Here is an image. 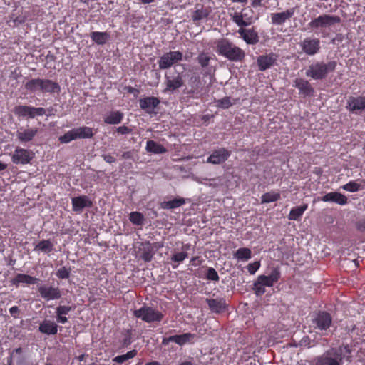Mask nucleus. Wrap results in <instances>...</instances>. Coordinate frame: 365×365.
Returning <instances> with one entry per match:
<instances>
[{
	"label": "nucleus",
	"instance_id": "nucleus-1",
	"mask_svg": "<svg viewBox=\"0 0 365 365\" xmlns=\"http://www.w3.org/2000/svg\"><path fill=\"white\" fill-rule=\"evenodd\" d=\"M351 350L349 345L340 346L338 349L327 351L322 356L317 357L316 365H341L343 359L351 361Z\"/></svg>",
	"mask_w": 365,
	"mask_h": 365
},
{
	"label": "nucleus",
	"instance_id": "nucleus-2",
	"mask_svg": "<svg viewBox=\"0 0 365 365\" xmlns=\"http://www.w3.org/2000/svg\"><path fill=\"white\" fill-rule=\"evenodd\" d=\"M215 44L217 54L230 61H242L245 57V51L227 38H220L215 42Z\"/></svg>",
	"mask_w": 365,
	"mask_h": 365
},
{
	"label": "nucleus",
	"instance_id": "nucleus-3",
	"mask_svg": "<svg viewBox=\"0 0 365 365\" xmlns=\"http://www.w3.org/2000/svg\"><path fill=\"white\" fill-rule=\"evenodd\" d=\"M24 86L31 93H58L61 91L59 83L48 78H31L25 83Z\"/></svg>",
	"mask_w": 365,
	"mask_h": 365
},
{
	"label": "nucleus",
	"instance_id": "nucleus-4",
	"mask_svg": "<svg viewBox=\"0 0 365 365\" xmlns=\"http://www.w3.org/2000/svg\"><path fill=\"white\" fill-rule=\"evenodd\" d=\"M281 277V272L279 267H273L268 275H259L253 283L252 290L257 296L263 295L265 292V287H271L277 283Z\"/></svg>",
	"mask_w": 365,
	"mask_h": 365
},
{
	"label": "nucleus",
	"instance_id": "nucleus-5",
	"mask_svg": "<svg viewBox=\"0 0 365 365\" xmlns=\"http://www.w3.org/2000/svg\"><path fill=\"white\" fill-rule=\"evenodd\" d=\"M336 61H331L328 63L316 62L311 64L306 71V76L314 80H322L328 73L334 71L336 67Z\"/></svg>",
	"mask_w": 365,
	"mask_h": 365
},
{
	"label": "nucleus",
	"instance_id": "nucleus-6",
	"mask_svg": "<svg viewBox=\"0 0 365 365\" xmlns=\"http://www.w3.org/2000/svg\"><path fill=\"white\" fill-rule=\"evenodd\" d=\"M133 315L147 323L159 322L164 317L162 312L147 305H143L140 309L134 310Z\"/></svg>",
	"mask_w": 365,
	"mask_h": 365
},
{
	"label": "nucleus",
	"instance_id": "nucleus-7",
	"mask_svg": "<svg viewBox=\"0 0 365 365\" xmlns=\"http://www.w3.org/2000/svg\"><path fill=\"white\" fill-rule=\"evenodd\" d=\"M94 133L91 128L87 126L73 128L59 137L61 143H68L76 139H84L93 138Z\"/></svg>",
	"mask_w": 365,
	"mask_h": 365
},
{
	"label": "nucleus",
	"instance_id": "nucleus-8",
	"mask_svg": "<svg viewBox=\"0 0 365 365\" xmlns=\"http://www.w3.org/2000/svg\"><path fill=\"white\" fill-rule=\"evenodd\" d=\"M341 22V18L338 16H331L328 14L320 15L313 19L309 24L308 28L312 30H319L330 27L335 24Z\"/></svg>",
	"mask_w": 365,
	"mask_h": 365
},
{
	"label": "nucleus",
	"instance_id": "nucleus-9",
	"mask_svg": "<svg viewBox=\"0 0 365 365\" xmlns=\"http://www.w3.org/2000/svg\"><path fill=\"white\" fill-rule=\"evenodd\" d=\"M312 322L314 329L319 331H327L332 324V317L325 311H319L313 314Z\"/></svg>",
	"mask_w": 365,
	"mask_h": 365
},
{
	"label": "nucleus",
	"instance_id": "nucleus-10",
	"mask_svg": "<svg viewBox=\"0 0 365 365\" xmlns=\"http://www.w3.org/2000/svg\"><path fill=\"white\" fill-rule=\"evenodd\" d=\"M183 59V54L179 51H169L163 53L158 60L160 70H165Z\"/></svg>",
	"mask_w": 365,
	"mask_h": 365
},
{
	"label": "nucleus",
	"instance_id": "nucleus-11",
	"mask_svg": "<svg viewBox=\"0 0 365 365\" xmlns=\"http://www.w3.org/2000/svg\"><path fill=\"white\" fill-rule=\"evenodd\" d=\"M14 114L18 117L34 118L36 116H43L46 110L42 107H33L31 106H16L14 108Z\"/></svg>",
	"mask_w": 365,
	"mask_h": 365
},
{
	"label": "nucleus",
	"instance_id": "nucleus-12",
	"mask_svg": "<svg viewBox=\"0 0 365 365\" xmlns=\"http://www.w3.org/2000/svg\"><path fill=\"white\" fill-rule=\"evenodd\" d=\"M38 292L41 298L46 302L58 300L62 297L60 288L51 285L41 284L38 286Z\"/></svg>",
	"mask_w": 365,
	"mask_h": 365
},
{
	"label": "nucleus",
	"instance_id": "nucleus-13",
	"mask_svg": "<svg viewBox=\"0 0 365 365\" xmlns=\"http://www.w3.org/2000/svg\"><path fill=\"white\" fill-rule=\"evenodd\" d=\"M304 53L308 56H314L320 51V41L317 38L307 37L300 43Z\"/></svg>",
	"mask_w": 365,
	"mask_h": 365
},
{
	"label": "nucleus",
	"instance_id": "nucleus-14",
	"mask_svg": "<svg viewBox=\"0 0 365 365\" xmlns=\"http://www.w3.org/2000/svg\"><path fill=\"white\" fill-rule=\"evenodd\" d=\"M33 157L34 153L32 151L17 147L11 155V160L14 164L26 165L30 163Z\"/></svg>",
	"mask_w": 365,
	"mask_h": 365
},
{
	"label": "nucleus",
	"instance_id": "nucleus-15",
	"mask_svg": "<svg viewBox=\"0 0 365 365\" xmlns=\"http://www.w3.org/2000/svg\"><path fill=\"white\" fill-rule=\"evenodd\" d=\"M231 155V151L225 148L215 149L211 155L207 158V163L213 165L224 163Z\"/></svg>",
	"mask_w": 365,
	"mask_h": 365
},
{
	"label": "nucleus",
	"instance_id": "nucleus-16",
	"mask_svg": "<svg viewBox=\"0 0 365 365\" xmlns=\"http://www.w3.org/2000/svg\"><path fill=\"white\" fill-rule=\"evenodd\" d=\"M38 129L35 127H20L16 131V138L21 143L32 141L38 133Z\"/></svg>",
	"mask_w": 365,
	"mask_h": 365
},
{
	"label": "nucleus",
	"instance_id": "nucleus-17",
	"mask_svg": "<svg viewBox=\"0 0 365 365\" xmlns=\"http://www.w3.org/2000/svg\"><path fill=\"white\" fill-rule=\"evenodd\" d=\"M237 32L247 44L255 45L259 42V35L255 27L250 29L240 27Z\"/></svg>",
	"mask_w": 365,
	"mask_h": 365
},
{
	"label": "nucleus",
	"instance_id": "nucleus-18",
	"mask_svg": "<svg viewBox=\"0 0 365 365\" xmlns=\"http://www.w3.org/2000/svg\"><path fill=\"white\" fill-rule=\"evenodd\" d=\"M277 59V56L273 53L266 55H261L257 58L258 68L261 71H264L274 65Z\"/></svg>",
	"mask_w": 365,
	"mask_h": 365
},
{
	"label": "nucleus",
	"instance_id": "nucleus-19",
	"mask_svg": "<svg viewBox=\"0 0 365 365\" xmlns=\"http://www.w3.org/2000/svg\"><path fill=\"white\" fill-rule=\"evenodd\" d=\"M244 9L240 11H235L230 14L232 21L239 27H246L251 25L253 22L252 16H249L246 13H243Z\"/></svg>",
	"mask_w": 365,
	"mask_h": 365
},
{
	"label": "nucleus",
	"instance_id": "nucleus-20",
	"mask_svg": "<svg viewBox=\"0 0 365 365\" xmlns=\"http://www.w3.org/2000/svg\"><path fill=\"white\" fill-rule=\"evenodd\" d=\"M72 210L75 212H81L86 207H91L92 202L87 195L74 197L71 199Z\"/></svg>",
	"mask_w": 365,
	"mask_h": 365
},
{
	"label": "nucleus",
	"instance_id": "nucleus-21",
	"mask_svg": "<svg viewBox=\"0 0 365 365\" xmlns=\"http://www.w3.org/2000/svg\"><path fill=\"white\" fill-rule=\"evenodd\" d=\"M40 279L37 277L26 274H17L15 277L11 279V284L16 287H19L20 284L33 285L37 284Z\"/></svg>",
	"mask_w": 365,
	"mask_h": 365
},
{
	"label": "nucleus",
	"instance_id": "nucleus-22",
	"mask_svg": "<svg viewBox=\"0 0 365 365\" xmlns=\"http://www.w3.org/2000/svg\"><path fill=\"white\" fill-rule=\"evenodd\" d=\"M160 103L159 98L154 96L145 97L139 100L140 108L149 114L154 112V109Z\"/></svg>",
	"mask_w": 365,
	"mask_h": 365
},
{
	"label": "nucleus",
	"instance_id": "nucleus-23",
	"mask_svg": "<svg viewBox=\"0 0 365 365\" xmlns=\"http://www.w3.org/2000/svg\"><path fill=\"white\" fill-rule=\"evenodd\" d=\"M346 108L350 112L355 113L365 110V96L350 97Z\"/></svg>",
	"mask_w": 365,
	"mask_h": 365
},
{
	"label": "nucleus",
	"instance_id": "nucleus-24",
	"mask_svg": "<svg viewBox=\"0 0 365 365\" xmlns=\"http://www.w3.org/2000/svg\"><path fill=\"white\" fill-rule=\"evenodd\" d=\"M294 86L299 91V94L304 97L312 96L314 94V88L307 80L296 78Z\"/></svg>",
	"mask_w": 365,
	"mask_h": 365
},
{
	"label": "nucleus",
	"instance_id": "nucleus-25",
	"mask_svg": "<svg viewBox=\"0 0 365 365\" xmlns=\"http://www.w3.org/2000/svg\"><path fill=\"white\" fill-rule=\"evenodd\" d=\"M295 13V8H291L285 11L274 13L271 14V20L273 24L282 25L289 19Z\"/></svg>",
	"mask_w": 365,
	"mask_h": 365
},
{
	"label": "nucleus",
	"instance_id": "nucleus-26",
	"mask_svg": "<svg viewBox=\"0 0 365 365\" xmlns=\"http://www.w3.org/2000/svg\"><path fill=\"white\" fill-rule=\"evenodd\" d=\"M165 91L173 92L174 91L180 88L184 85L182 75L180 73H177L176 76L173 78L165 76Z\"/></svg>",
	"mask_w": 365,
	"mask_h": 365
},
{
	"label": "nucleus",
	"instance_id": "nucleus-27",
	"mask_svg": "<svg viewBox=\"0 0 365 365\" xmlns=\"http://www.w3.org/2000/svg\"><path fill=\"white\" fill-rule=\"evenodd\" d=\"M321 200L323 202H334L340 205H344L347 204L348 200L347 197L338 192H331L324 195Z\"/></svg>",
	"mask_w": 365,
	"mask_h": 365
},
{
	"label": "nucleus",
	"instance_id": "nucleus-28",
	"mask_svg": "<svg viewBox=\"0 0 365 365\" xmlns=\"http://www.w3.org/2000/svg\"><path fill=\"white\" fill-rule=\"evenodd\" d=\"M209 309L214 313H222L226 309L225 300L222 298L206 299Z\"/></svg>",
	"mask_w": 365,
	"mask_h": 365
},
{
	"label": "nucleus",
	"instance_id": "nucleus-29",
	"mask_svg": "<svg viewBox=\"0 0 365 365\" xmlns=\"http://www.w3.org/2000/svg\"><path fill=\"white\" fill-rule=\"evenodd\" d=\"M41 333L47 335H55L58 332V325L51 320L44 319L38 327Z\"/></svg>",
	"mask_w": 365,
	"mask_h": 365
},
{
	"label": "nucleus",
	"instance_id": "nucleus-30",
	"mask_svg": "<svg viewBox=\"0 0 365 365\" xmlns=\"http://www.w3.org/2000/svg\"><path fill=\"white\" fill-rule=\"evenodd\" d=\"M73 310V307L71 306L66 305H59L56 309V321L61 324H65L68 322V318L66 317L68 313Z\"/></svg>",
	"mask_w": 365,
	"mask_h": 365
},
{
	"label": "nucleus",
	"instance_id": "nucleus-31",
	"mask_svg": "<svg viewBox=\"0 0 365 365\" xmlns=\"http://www.w3.org/2000/svg\"><path fill=\"white\" fill-rule=\"evenodd\" d=\"M124 114L119 110H113L104 118V123L108 125H116L122 122Z\"/></svg>",
	"mask_w": 365,
	"mask_h": 365
},
{
	"label": "nucleus",
	"instance_id": "nucleus-32",
	"mask_svg": "<svg viewBox=\"0 0 365 365\" xmlns=\"http://www.w3.org/2000/svg\"><path fill=\"white\" fill-rule=\"evenodd\" d=\"M185 202L183 197H176L172 200L162 202L160 206L163 210H173L184 205Z\"/></svg>",
	"mask_w": 365,
	"mask_h": 365
},
{
	"label": "nucleus",
	"instance_id": "nucleus-33",
	"mask_svg": "<svg viewBox=\"0 0 365 365\" xmlns=\"http://www.w3.org/2000/svg\"><path fill=\"white\" fill-rule=\"evenodd\" d=\"M307 208H308L307 204H303L300 206H297V207H292L288 215V219L290 220H296V221L300 220L304 212L307 210Z\"/></svg>",
	"mask_w": 365,
	"mask_h": 365
},
{
	"label": "nucleus",
	"instance_id": "nucleus-34",
	"mask_svg": "<svg viewBox=\"0 0 365 365\" xmlns=\"http://www.w3.org/2000/svg\"><path fill=\"white\" fill-rule=\"evenodd\" d=\"M91 40L98 45H103L110 40V34L106 32L93 31L90 34Z\"/></svg>",
	"mask_w": 365,
	"mask_h": 365
},
{
	"label": "nucleus",
	"instance_id": "nucleus-35",
	"mask_svg": "<svg viewBox=\"0 0 365 365\" xmlns=\"http://www.w3.org/2000/svg\"><path fill=\"white\" fill-rule=\"evenodd\" d=\"M210 10L209 8L202 5H198L195 11L192 14V19L194 21L205 19L210 15Z\"/></svg>",
	"mask_w": 365,
	"mask_h": 365
},
{
	"label": "nucleus",
	"instance_id": "nucleus-36",
	"mask_svg": "<svg viewBox=\"0 0 365 365\" xmlns=\"http://www.w3.org/2000/svg\"><path fill=\"white\" fill-rule=\"evenodd\" d=\"M53 247L54 245L50 240H42L35 246L34 250L50 254L54 250Z\"/></svg>",
	"mask_w": 365,
	"mask_h": 365
},
{
	"label": "nucleus",
	"instance_id": "nucleus-37",
	"mask_svg": "<svg viewBox=\"0 0 365 365\" xmlns=\"http://www.w3.org/2000/svg\"><path fill=\"white\" fill-rule=\"evenodd\" d=\"M233 257L240 261H247L252 258V250L248 247H240L234 252Z\"/></svg>",
	"mask_w": 365,
	"mask_h": 365
},
{
	"label": "nucleus",
	"instance_id": "nucleus-38",
	"mask_svg": "<svg viewBox=\"0 0 365 365\" xmlns=\"http://www.w3.org/2000/svg\"><path fill=\"white\" fill-rule=\"evenodd\" d=\"M146 150L148 152L155 154H162L167 152V149L165 148L162 145L152 140L147 141Z\"/></svg>",
	"mask_w": 365,
	"mask_h": 365
},
{
	"label": "nucleus",
	"instance_id": "nucleus-39",
	"mask_svg": "<svg viewBox=\"0 0 365 365\" xmlns=\"http://www.w3.org/2000/svg\"><path fill=\"white\" fill-rule=\"evenodd\" d=\"M195 334L191 333H185L180 335H174V342L179 346H183L187 343H193L192 339Z\"/></svg>",
	"mask_w": 365,
	"mask_h": 365
},
{
	"label": "nucleus",
	"instance_id": "nucleus-40",
	"mask_svg": "<svg viewBox=\"0 0 365 365\" xmlns=\"http://www.w3.org/2000/svg\"><path fill=\"white\" fill-rule=\"evenodd\" d=\"M361 182H363L362 185L356 182V181L351 180L348 183L342 185L341 188L344 190L351 192H358L360 190L363 189L364 186L365 185V180H362Z\"/></svg>",
	"mask_w": 365,
	"mask_h": 365
},
{
	"label": "nucleus",
	"instance_id": "nucleus-41",
	"mask_svg": "<svg viewBox=\"0 0 365 365\" xmlns=\"http://www.w3.org/2000/svg\"><path fill=\"white\" fill-rule=\"evenodd\" d=\"M237 100L232 98L231 97H224L221 99H218L215 101L216 106L219 108L222 109H227L231 107L232 105L236 103Z\"/></svg>",
	"mask_w": 365,
	"mask_h": 365
},
{
	"label": "nucleus",
	"instance_id": "nucleus-42",
	"mask_svg": "<svg viewBox=\"0 0 365 365\" xmlns=\"http://www.w3.org/2000/svg\"><path fill=\"white\" fill-rule=\"evenodd\" d=\"M280 199V193L276 191H271L263 194L261 197L262 203H269L279 200Z\"/></svg>",
	"mask_w": 365,
	"mask_h": 365
},
{
	"label": "nucleus",
	"instance_id": "nucleus-43",
	"mask_svg": "<svg viewBox=\"0 0 365 365\" xmlns=\"http://www.w3.org/2000/svg\"><path fill=\"white\" fill-rule=\"evenodd\" d=\"M137 354H138L137 350L133 349L130 351H128L125 354L118 355V356L114 357L112 359V361L115 363L123 364V362L135 357Z\"/></svg>",
	"mask_w": 365,
	"mask_h": 365
},
{
	"label": "nucleus",
	"instance_id": "nucleus-44",
	"mask_svg": "<svg viewBox=\"0 0 365 365\" xmlns=\"http://www.w3.org/2000/svg\"><path fill=\"white\" fill-rule=\"evenodd\" d=\"M144 245H148V247L143 248L140 257L144 262H150L152 260L154 255L153 248L151 247V245L149 242L145 243Z\"/></svg>",
	"mask_w": 365,
	"mask_h": 365
},
{
	"label": "nucleus",
	"instance_id": "nucleus-45",
	"mask_svg": "<svg viewBox=\"0 0 365 365\" xmlns=\"http://www.w3.org/2000/svg\"><path fill=\"white\" fill-rule=\"evenodd\" d=\"M211 59V56L205 51L200 52L197 57V61L202 68L208 66Z\"/></svg>",
	"mask_w": 365,
	"mask_h": 365
},
{
	"label": "nucleus",
	"instance_id": "nucleus-46",
	"mask_svg": "<svg viewBox=\"0 0 365 365\" xmlns=\"http://www.w3.org/2000/svg\"><path fill=\"white\" fill-rule=\"evenodd\" d=\"M129 220L133 225H143L145 218L141 212L135 211L130 213Z\"/></svg>",
	"mask_w": 365,
	"mask_h": 365
},
{
	"label": "nucleus",
	"instance_id": "nucleus-47",
	"mask_svg": "<svg viewBox=\"0 0 365 365\" xmlns=\"http://www.w3.org/2000/svg\"><path fill=\"white\" fill-rule=\"evenodd\" d=\"M188 257V254L186 252H180L174 254L171 257V261L177 263L176 264H172L173 269H176L180 263L183 262Z\"/></svg>",
	"mask_w": 365,
	"mask_h": 365
},
{
	"label": "nucleus",
	"instance_id": "nucleus-48",
	"mask_svg": "<svg viewBox=\"0 0 365 365\" xmlns=\"http://www.w3.org/2000/svg\"><path fill=\"white\" fill-rule=\"evenodd\" d=\"M205 279L210 281L218 282L220 277L217 271L214 268L207 267L205 274Z\"/></svg>",
	"mask_w": 365,
	"mask_h": 365
},
{
	"label": "nucleus",
	"instance_id": "nucleus-49",
	"mask_svg": "<svg viewBox=\"0 0 365 365\" xmlns=\"http://www.w3.org/2000/svg\"><path fill=\"white\" fill-rule=\"evenodd\" d=\"M71 270L69 268L66 267H62L59 269L57 270L56 275L58 278L61 279H68L70 277Z\"/></svg>",
	"mask_w": 365,
	"mask_h": 365
},
{
	"label": "nucleus",
	"instance_id": "nucleus-50",
	"mask_svg": "<svg viewBox=\"0 0 365 365\" xmlns=\"http://www.w3.org/2000/svg\"><path fill=\"white\" fill-rule=\"evenodd\" d=\"M261 263L259 261H256L253 263H250L247 266V269L250 274H254L260 268Z\"/></svg>",
	"mask_w": 365,
	"mask_h": 365
},
{
	"label": "nucleus",
	"instance_id": "nucleus-51",
	"mask_svg": "<svg viewBox=\"0 0 365 365\" xmlns=\"http://www.w3.org/2000/svg\"><path fill=\"white\" fill-rule=\"evenodd\" d=\"M123 334L125 337L122 340V344L123 346H128L132 343V331L130 329H127Z\"/></svg>",
	"mask_w": 365,
	"mask_h": 365
},
{
	"label": "nucleus",
	"instance_id": "nucleus-52",
	"mask_svg": "<svg viewBox=\"0 0 365 365\" xmlns=\"http://www.w3.org/2000/svg\"><path fill=\"white\" fill-rule=\"evenodd\" d=\"M116 131L119 134L127 135L132 133V129L125 125H122L117 128Z\"/></svg>",
	"mask_w": 365,
	"mask_h": 365
},
{
	"label": "nucleus",
	"instance_id": "nucleus-53",
	"mask_svg": "<svg viewBox=\"0 0 365 365\" xmlns=\"http://www.w3.org/2000/svg\"><path fill=\"white\" fill-rule=\"evenodd\" d=\"M9 313L14 318L16 319L19 317L20 310L17 306H13L9 309Z\"/></svg>",
	"mask_w": 365,
	"mask_h": 365
},
{
	"label": "nucleus",
	"instance_id": "nucleus-54",
	"mask_svg": "<svg viewBox=\"0 0 365 365\" xmlns=\"http://www.w3.org/2000/svg\"><path fill=\"white\" fill-rule=\"evenodd\" d=\"M103 158L106 163H114L116 160L115 158L111 155L110 154L103 155Z\"/></svg>",
	"mask_w": 365,
	"mask_h": 365
},
{
	"label": "nucleus",
	"instance_id": "nucleus-55",
	"mask_svg": "<svg viewBox=\"0 0 365 365\" xmlns=\"http://www.w3.org/2000/svg\"><path fill=\"white\" fill-rule=\"evenodd\" d=\"M21 353H22V349L21 347L14 349L13 350V351H12L11 356H10L9 359H8V361H7L8 364L11 365V361H12V359H11L12 354H21Z\"/></svg>",
	"mask_w": 365,
	"mask_h": 365
},
{
	"label": "nucleus",
	"instance_id": "nucleus-56",
	"mask_svg": "<svg viewBox=\"0 0 365 365\" xmlns=\"http://www.w3.org/2000/svg\"><path fill=\"white\" fill-rule=\"evenodd\" d=\"M174 336H169V337H164L162 340V344L164 345V346H167L168 345V344L170 342H174Z\"/></svg>",
	"mask_w": 365,
	"mask_h": 365
},
{
	"label": "nucleus",
	"instance_id": "nucleus-57",
	"mask_svg": "<svg viewBox=\"0 0 365 365\" xmlns=\"http://www.w3.org/2000/svg\"><path fill=\"white\" fill-rule=\"evenodd\" d=\"M264 0H252L251 5L254 8H257L262 5V1Z\"/></svg>",
	"mask_w": 365,
	"mask_h": 365
},
{
	"label": "nucleus",
	"instance_id": "nucleus-58",
	"mask_svg": "<svg viewBox=\"0 0 365 365\" xmlns=\"http://www.w3.org/2000/svg\"><path fill=\"white\" fill-rule=\"evenodd\" d=\"M127 90V91L129 93H134V94H138L139 93V91L132 86H128L126 87L125 88Z\"/></svg>",
	"mask_w": 365,
	"mask_h": 365
},
{
	"label": "nucleus",
	"instance_id": "nucleus-59",
	"mask_svg": "<svg viewBox=\"0 0 365 365\" xmlns=\"http://www.w3.org/2000/svg\"><path fill=\"white\" fill-rule=\"evenodd\" d=\"M145 365H163L159 361H153L150 362H147Z\"/></svg>",
	"mask_w": 365,
	"mask_h": 365
},
{
	"label": "nucleus",
	"instance_id": "nucleus-60",
	"mask_svg": "<svg viewBox=\"0 0 365 365\" xmlns=\"http://www.w3.org/2000/svg\"><path fill=\"white\" fill-rule=\"evenodd\" d=\"M25 21V19L24 18H22V19H19V17H17L15 20H14V22L15 23H19V24H22Z\"/></svg>",
	"mask_w": 365,
	"mask_h": 365
},
{
	"label": "nucleus",
	"instance_id": "nucleus-61",
	"mask_svg": "<svg viewBox=\"0 0 365 365\" xmlns=\"http://www.w3.org/2000/svg\"><path fill=\"white\" fill-rule=\"evenodd\" d=\"M7 168V165L2 162H0V171L5 170Z\"/></svg>",
	"mask_w": 365,
	"mask_h": 365
},
{
	"label": "nucleus",
	"instance_id": "nucleus-62",
	"mask_svg": "<svg viewBox=\"0 0 365 365\" xmlns=\"http://www.w3.org/2000/svg\"><path fill=\"white\" fill-rule=\"evenodd\" d=\"M138 1L142 4H150V3L153 2L155 0H138Z\"/></svg>",
	"mask_w": 365,
	"mask_h": 365
},
{
	"label": "nucleus",
	"instance_id": "nucleus-63",
	"mask_svg": "<svg viewBox=\"0 0 365 365\" xmlns=\"http://www.w3.org/2000/svg\"><path fill=\"white\" fill-rule=\"evenodd\" d=\"M232 2H237V3H241V4H246L247 2V0H231Z\"/></svg>",
	"mask_w": 365,
	"mask_h": 365
},
{
	"label": "nucleus",
	"instance_id": "nucleus-64",
	"mask_svg": "<svg viewBox=\"0 0 365 365\" xmlns=\"http://www.w3.org/2000/svg\"><path fill=\"white\" fill-rule=\"evenodd\" d=\"M180 365H192V364L190 361H184Z\"/></svg>",
	"mask_w": 365,
	"mask_h": 365
}]
</instances>
